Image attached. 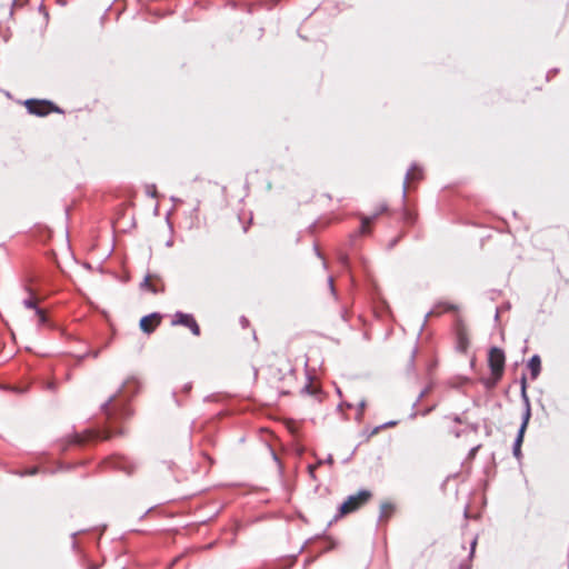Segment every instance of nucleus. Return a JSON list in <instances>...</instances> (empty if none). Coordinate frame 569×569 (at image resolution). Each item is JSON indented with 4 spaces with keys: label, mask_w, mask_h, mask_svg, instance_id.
Wrapping results in <instances>:
<instances>
[{
    "label": "nucleus",
    "mask_w": 569,
    "mask_h": 569,
    "mask_svg": "<svg viewBox=\"0 0 569 569\" xmlns=\"http://www.w3.org/2000/svg\"><path fill=\"white\" fill-rule=\"evenodd\" d=\"M140 388L141 383L136 377H129L123 381L118 391L101 405V410L107 419L111 421L130 417L132 411L128 402L139 392Z\"/></svg>",
    "instance_id": "f257e3e1"
},
{
    "label": "nucleus",
    "mask_w": 569,
    "mask_h": 569,
    "mask_svg": "<svg viewBox=\"0 0 569 569\" xmlns=\"http://www.w3.org/2000/svg\"><path fill=\"white\" fill-rule=\"evenodd\" d=\"M372 497V493L370 490L361 489L356 495H350L339 507L337 510V513L335 515L332 521H337L340 518L358 510L361 506L367 503L370 498Z\"/></svg>",
    "instance_id": "f03ea898"
},
{
    "label": "nucleus",
    "mask_w": 569,
    "mask_h": 569,
    "mask_svg": "<svg viewBox=\"0 0 569 569\" xmlns=\"http://www.w3.org/2000/svg\"><path fill=\"white\" fill-rule=\"evenodd\" d=\"M24 106L30 114L46 117L51 112L62 113L63 111L50 100L28 99Z\"/></svg>",
    "instance_id": "7ed1b4c3"
},
{
    "label": "nucleus",
    "mask_w": 569,
    "mask_h": 569,
    "mask_svg": "<svg viewBox=\"0 0 569 569\" xmlns=\"http://www.w3.org/2000/svg\"><path fill=\"white\" fill-rule=\"evenodd\" d=\"M506 356L501 348L491 347L488 352V365L492 377L501 379L505 370Z\"/></svg>",
    "instance_id": "20e7f679"
},
{
    "label": "nucleus",
    "mask_w": 569,
    "mask_h": 569,
    "mask_svg": "<svg viewBox=\"0 0 569 569\" xmlns=\"http://www.w3.org/2000/svg\"><path fill=\"white\" fill-rule=\"evenodd\" d=\"M171 325L172 326H183V327L188 328L193 336H197V337L200 336V333H201L200 327H199L198 322L196 321L193 315H191V313H184L182 311H177L173 315Z\"/></svg>",
    "instance_id": "39448f33"
},
{
    "label": "nucleus",
    "mask_w": 569,
    "mask_h": 569,
    "mask_svg": "<svg viewBox=\"0 0 569 569\" xmlns=\"http://www.w3.org/2000/svg\"><path fill=\"white\" fill-rule=\"evenodd\" d=\"M530 417H531V413L522 412L521 425L518 429V432H517V436H516V439H515L513 446H512V455L517 459H520L522 456L521 446L523 442L525 433H526Z\"/></svg>",
    "instance_id": "423d86ee"
},
{
    "label": "nucleus",
    "mask_w": 569,
    "mask_h": 569,
    "mask_svg": "<svg viewBox=\"0 0 569 569\" xmlns=\"http://www.w3.org/2000/svg\"><path fill=\"white\" fill-rule=\"evenodd\" d=\"M107 463L117 470L124 472L126 475H131L134 470V465L123 456H112L107 460Z\"/></svg>",
    "instance_id": "0eeeda50"
},
{
    "label": "nucleus",
    "mask_w": 569,
    "mask_h": 569,
    "mask_svg": "<svg viewBox=\"0 0 569 569\" xmlns=\"http://www.w3.org/2000/svg\"><path fill=\"white\" fill-rule=\"evenodd\" d=\"M161 321V315L159 312H152L143 316L140 319L139 326L144 333H152Z\"/></svg>",
    "instance_id": "6e6552de"
},
{
    "label": "nucleus",
    "mask_w": 569,
    "mask_h": 569,
    "mask_svg": "<svg viewBox=\"0 0 569 569\" xmlns=\"http://www.w3.org/2000/svg\"><path fill=\"white\" fill-rule=\"evenodd\" d=\"M421 178V169L416 164L412 163L410 169L406 172L403 187H402V199H406L407 196V188H408V181L411 179H419Z\"/></svg>",
    "instance_id": "1a4fd4ad"
},
{
    "label": "nucleus",
    "mask_w": 569,
    "mask_h": 569,
    "mask_svg": "<svg viewBox=\"0 0 569 569\" xmlns=\"http://www.w3.org/2000/svg\"><path fill=\"white\" fill-rule=\"evenodd\" d=\"M122 429H113L111 427H106L96 432V435L91 438L94 440H108L114 436L122 435Z\"/></svg>",
    "instance_id": "9d476101"
},
{
    "label": "nucleus",
    "mask_w": 569,
    "mask_h": 569,
    "mask_svg": "<svg viewBox=\"0 0 569 569\" xmlns=\"http://www.w3.org/2000/svg\"><path fill=\"white\" fill-rule=\"evenodd\" d=\"M520 396H521V400L523 402V412H529L531 413V406H530V400H529V397L527 395V377L525 373H522L521 378H520Z\"/></svg>",
    "instance_id": "9b49d317"
},
{
    "label": "nucleus",
    "mask_w": 569,
    "mask_h": 569,
    "mask_svg": "<svg viewBox=\"0 0 569 569\" xmlns=\"http://www.w3.org/2000/svg\"><path fill=\"white\" fill-rule=\"evenodd\" d=\"M528 368L532 380H536L541 372V359L539 355H533L528 361Z\"/></svg>",
    "instance_id": "f8f14e48"
},
{
    "label": "nucleus",
    "mask_w": 569,
    "mask_h": 569,
    "mask_svg": "<svg viewBox=\"0 0 569 569\" xmlns=\"http://www.w3.org/2000/svg\"><path fill=\"white\" fill-rule=\"evenodd\" d=\"M387 208H388L387 204H382L380 210L378 212H376L373 216L363 217L361 220L359 233H361V234L369 233L370 230L368 229V224L371 223L373 221V219H376L381 212H385L387 210Z\"/></svg>",
    "instance_id": "ddd939ff"
},
{
    "label": "nucleus",
    "mask_w": 569,
    "mask_h": 569,
    "mask_svg": "<svg viewBox=\"0 0 569 569\" xmlns=\"http://www.w3.org/2000/svg\"><path fill=\"white\" fill-rule=\"evenodd\" d=\"M458 307L456 305L449 302H439L436 305L435 310H430L425 318L423 325L427 322V319L433 313H440L441 311H457Z\"/></svg>",
    "instance_id": "4468645a"
},
{
    "label": "nucleus",
    "mask_w": 569,
    "mask_h": 569,
    "mask_svg": "<svg viewBox=\"0 0 569 569\" xmlns=\"http://www.w3.org/2000/svg\"><path fill=\"white\" fill-rule=\"evenodd\" d=\"M395 511V506L391 502H382L380 505L379 520H385L391 517Z\"/></svg>",
    "instance_id": "2eb2a0df"
},
{
    "label": "nucleus",
    "mask_w": 569,
    "mask_h": 569,
    "mask_svg": "<svg viewBox=\"0 0 569 569\" xmlns=\"http://www.w3.org/2000/svg\"><path fill=\"white\" fill-rule=\"evenodd\" d=\"M469 346V339L463 331L457 333V349L461 352H466Z\"/></svg>",
    "instance_id": "dca6fc26"
},
{
    "label": "nucleus",
    "mask_w": 569,
    "mask_h": 569,
    "mask_svg": "<svg viewBox=\"0 0 569 569\" xmlns=\"http://www.w3.org/2000/svg\"><path fill=\"white\" fill-rule=\"evenodd\" d=\"M429 387L425 388L420 391L418 395L416 401L412 403V412L409 415L410 419H415L418 416V412L415 410V408L418 406V403L423 399V397L429 392Z\"/></svg>",
    "instance_id": "f3484780"
},
{
    "label": "nucleus",
    "mask_w": 569,
    "mask_h": 569,
    "mask_svg": "<svg viewBox=\"0 0 569 569\" xmlns=\"http://www.w3.org/2000/svg\"><path fill=\"white\" fill-rule=\"evenodd\" d=\"M150 279H151V277L149 274H147L143 278V280L141 281L140 288L141 289H147V290L151 291L152 293H158L159 289L156 286L150 283Z\"/></svg>",
    "instance_id": "a211bd4d"
},
{
    "label": "nucleus",
    "mask_w": 569,
    "mask_h": 569,
    "mask_svg": "<svg viewBox=\"0 0 569 569\" xmlns=\"http://www.w3.org/2000/svg\"><path fill=\"white\" fill-rule=\"evenodd\" d=\"M417 353H418V348L415 347L412 349V351H411V355H410V358H409V361H408V365H407L408 372L415 370V361H416Z\"/></svg>",
    "instance_id": "6ab92c4d"
},
{
    "label": "nucleus",
    "mask_w": 569,
    "mask_h": 569,
    "mask_svg": "<svg viewBox=\"0 0 569 569\" xmlns=\"http://www.w3.org/2000/svg\"><path fill=\"white\" fill-rule=\"evenodd\" d=\"M36 316L38 317L39 325H46L48 322V317L41 308H37Z\"/></svg>",
    "instance_id": "aec40b11"
},
{
    "label": "nucleus",
    "mask_w": 569,
    "mask_h": 569,
    "mask_svg": "<svg viewBox=\"0 0 569 569\" xmlns=\"http://www.w3.org/2000/svg\"><path fill=\"white\" fill-rule=\"evenodd\" d=\"M23 306H24L27 309H33L34 311H37V308H39V307H38V305H37V302H36L33 299H31V298H27V299H24V300H23Z\"/></svg>",
    "instance_id": "412c9836"
},
{
    "label": "nucleus",
    "mask_w": 569,
    "mask_h": 569,
    "mask_svg": "<svg viewBox=\"0 0 569 569\" xmlns=\"http://www.w3.org/2000/svg\"><path fill=\"white\" fill-rule=\"evenodd\" d=\"M146 193H147V196H149L151 198H156L158 196L156 186L154 184H148L146 187Z\"/></svg>",
    "instance_id": "4be33fe9"
},
{
    "label": "nucleus",
    "mask_w": 569,
    "mask_h": 569,
    "mask_svg": "<svg viewBox=\"0 0 569 569\" xmlns=\"http://www.w3.org/2000/svg\"><path fill=\"white\" fill-rule=\"evenodd\" d=\"M500 379H497V377H492V379H487L483 381V385L487 389H492L496 387Z\"/></svg>",
    "instance_id": "5701e85b"
},
{
    "label": "nucleus",
    "mask_w": 569,
    "mask_h": 569,
    "mask_svg": "<svg viewBox=\"0 0 569 569\" xmlns=\"http://www.w3.org/2000/svg\"><path fill=\"white\" fill-rule=\"evenodd\" d=\"M301 393H307V395H316L317 393V390L315 389V387H312L311 385H306L302 389H301Z\"/></svg>",
    "instance_id": "b1692460"
},
{
    "label": "nucleus",
    "mask_w": 569,
    "mask_h": 569,
    "mask_svg": "<svg viewBox=\"0 0 569 569\" xmlns=\"http://www.w3.org/2000/svg\"><path fill=\"white\" fill-rule=\"evenodd\" d=\"M366 400H361L359 403H358V413H357V419L360 420L362 418V415H363V410L366 408Z\"/></svg>",
    "instance_id": "393cba45"
},
{
    "label": "nucleus",
    "mask_w": 569,
    "mask_h": 569,
    "mask_svg": "<svg viewBox=\"0 0 569 569\" xmlns=\"http://www.w3.org/2000/svg\"><path fill=\"white\" fill-rule=\"evenodd\" d=\"M339 262L341 263L342 267L349 268V257L346 253L339 254Z\"/></svg>",
    "instance_id": "a878e982"
},
{
    "label": "nucleus",
    "mask_w": 569,
    "mask_h": 569,
    "mask_svg": "<svg viewBox=\"0 0 569 569\" xmlns=\"http://www.w3.org/2000/svg\"><path fill=\"white\" fill-rule=\"evenodd\" d=\"M322 463H328V465L332 466L333 465L332 455H328V457L325 460H318L317 466H320Z\"/></svg>",
    "instance_id": "bb28decb"
},
{
    "label": "nucleus",
    "mask_w": 569,
    "mask_h": 569,
    "mask_svg": "<svg viewBox=\"0 0 569 569\" xmlns=\"http://www.w3.org/2000/svg\"><path fill=\"white\" fill-rule=\"evenodd\" d=\"M39 469L37 467H33V468H30L28 470H26L22 476H33L36 473H38Z\"/></svg>",
    "instance_id": "cd10ccee"
},
{
    "label": "nucleus",
    "mask_w": 569,
    "mask_h": 569,
    "mask_svg": "<svg viewBox=\"0 0 569 569\" xmlns=\"http://www.w3.org/2000/svg\"><path fill=\"white\" fill-rule=\"evenodd\" d=\"M476 546H477V538H473L472 541L470 542V553H469L470 558L473 557Z\"/></svg>",
    "instance_id": "c85d7f7f"
},
{
    "label": "nucleus",
    "mask_w": 569,
    "mask_h": 569,
    "mask_svg": "<svg viewBox=\"0 0 569 569\" xmlns=\"http://www.w3.org/2000/svg\"><path fill=\"white\" fill-rule=\"evenodd\" d=\"M397 425H398L397 420H390V421H387V422L382 423L381 427L385 429V428L395 427Z\"/></svg>",
    "instance_id": "c756f323"
},
{
    "label": "nucleus",
    "mask_w": 569,
    "mask_h": 569,
    "mask_svg": "<svg viewBox=\"0 0 569 569\" xmlns=\"http://www.w3.org/2000/svg\"><path fill=\"white\" fill-rule=\"evenodd\" d=\"M317 467H318L317 465H309V466H308V472H309V475H310V477H311L312 479H315V478H316V476H315V471H316V468H317Z\"/></svg>",
    "instance_id": "7c9ffc66"
},
{
    "label": "nucleus",
    "mask_w": 569,
    "mask_h": 569,
    "mask_svg": "<svg viewBox=\"0 0 569 569\" xmlns=\"http://www.w3.org/2000/svg\"><path fill=\"white\" fill-rule=\"evenodd\" d=\"M479 448H480V446H479V445H478V446H476V447H472V448L469 450V455H468V456H469V458H473V457L477 455V452H478Z\"/></svg>",
    "instance_id": "2f4dec72"
},
{
    "label": "nucleus",
    "mask_w": 569,
    "mask_h": 569,
    "mask_svg": "<svg viewBox=\"0 0 569 569\" xmlns=\"http://www.w3.org/2000/svg\"><path fill=\"white\" fill-rule=\"evenodd\" d=\"M452 421L456 422V423H462L463 422L462 418L459 415H453L452 416Z\"/></svg>",
    "instance_id": "473e14b6"
},
{
    "label": "nucleus",
    "mask_w": 569,
    "mask_h": 569,
    "mask_svg": "<svg viewBox=\"0 0 569 569\" xmlns=\"http://www.w3.org/2000/svg\"><path fill=\"white\" fill-rule=\"evenodd\" d=\"M329 287H330V290L333 295H336V289H335V286H333V279L330 277L329 278Z\"/></svg>",
    "instance_id": "72a5a7b5"
},
{
    "label": "nucleus",
    "mask_w": 569,
    "mask_h": 569,
    "mask_svg": "<svg viewBox=\"0 0 569 569\" xmlns=\"http://www.w3.org/2000/svg\"><path fill=\"white\" fill-rule=\"evenodd\" d=\"M192 388V385L190 382L186 383L182 388V391L188 393Z\"/></svg>",
    "instance_id": "f704fd0d"
},
{
    "label": "nucleus",
    "mask_w": 569,
    "mask_h": 569,
    "mask_svg": "<svg viewBox=\"0 0 569 569\" xmlns=\"http://www.w3.org/2000/svg\"><path fill=\"white\" fill-rule=\"evenodd\" d=\"M450 432L453 433L456 438H460L462 435V431L459 429H452Z\"/></svg>",
    "instance_id": "c9c22d12"
},
{
    "label": "nucleus",
    "mask_w": 569,
    "mask_h": 569,
    "mask_svg": "<svg viewBox=\"0 0 569 569\" xmlns=\"http://www.w3.org/2000/svg\"><path fill=\"white\" fill-rule=\"evenodd\" d=\"M435 407H429V408H426L425 410H422L420 413L422 416H427L429 415L432 410H433Z\"/></svg>",
    "instance_id": "e433bc0d"
},
{
    "label": "nucleus",
    "mask_w": 569,
    "mask_h": 569,
    "mask_svg": "<svg viewBox=\"0 0 569 569\" xmlns=\"http://www.w3.org/2000/svg\"><path fill=\"white\" fill-rule=\"evenodd\" d=\"M469 428H470L471 431L477 432L478 429H479V425L478 423H470Z\"/></svg>",
    "instance_id": "4c0bfd02"
},
{
    "label": "nucleus",
    "mask_w": 569,
    "mask_h": 569,
    "mask_svg": "<svg viewBox=\"0 0 569 569\" xmlns=\"http://www.w3.org/2000/svg\"><path fill=\"white\" fill-rule=\"evenodd\" d=\"M558 71H559L558 69H552V70H550V71L547 73V80H549V79H550V76H555L556 73H558Z\"/></svg>",
    "instance_id": "58836bf2"
},
{
    "label": "nucleus",
    "mask_w": 569,
    "mask_h": 569,
    "mask_svg": "<svg viewBox=\"0 0 569 569\" xmlns=\"http://www.w3.org/2000/svg\"><path fill=\"white\" fill-rule=\"evenodd\" d=\"M382 429H383V428L381 427V425H380V426H377V427L371 431L370 436H373V435L378 433V432H379L380 430H382Z\"/></svg>",
    "instance_id": "ea45409f"
},
{
    "label": "nucleus",
    "mask_w": 569,
    "mask_h": 569,
    "mask_svg": "<svg viewBox=\"0 0 569 569\" xmlns=\"http://www.w3.org/2000/svg\"><path fill=\"white\" fill-rule=\"evenodd\" d=\"M240 322H241L242 327H246L249 323L248 319L243 316L240 318Z\"/></svg>",
    "instance_id": "a19ab883"
},
{
    "label": "nucleus",
    "mask_w": 569,
    "mask_h": 569,
    "mask_svg": "<svg viewBox=\"0 0 569 569\" xmlns=\"http://www.w3.org/2000/svg\"><path fill=\"white\" fill-rule=\"evenodd\" d=\"M355 452H356V449H353V450H352L351 455H350L348 458H346V459L343 460V462H345V463L349 462V461L351 460L352 456L355 455Z\"/></svg>",
    "instance_id": "79ce46f5"
},
{
    "label": "nucleus",
    "mask_w": 569,
    "mask_h": 569,
    "mask_svg": "<svg viewBox=\"0 0 569 569\" xmlns=\"http://www.w3.org/2000/svg\"><path fill=\"white\" fill-rule=\"evenodd\" d=\"M39 10L43 11L44 16L48 17V12H47V10H46V8L43 6H40Z\"/></svg>",
    "instance_id": "37998d69"
},
{
    "label": "nucleus",
    "mask_w": 569,
    "mask_h": 569,
    "mask_svg": "<svg viewBox=\"0 0 569 569\" xmlns=\"http://www.w3.org/2000/svg\"><path fill=\"white\" fill-rule=\"evenodd\" d=\"M86 440L80 438V437H77V443L78 445H82Z\"/></svg>",
    "instance_id": "c03bdc74"
},
{
    "label": "nucleus",
    "mask_w": 569,
    "mask_h": 569,
    "mask_svg": "<svg viewBox=\"0 0 569 569\" xmlns=\"http://www.w3.org/2000/svg\"><path fill=\"white\" fill-rule=\"evenodd\" d=\"M315 251H316L318 257H320V258L322 257L317 246H315Z\"/></svg>",
    "instance_id": "a18cd8bd"
},
{
    "label": "nucleus",
    "mask_w": 569,
    "mask_h": 569,
    "mask_svg": "<svg viewBox=\"0 0 569 569\" xmlns=\"http://www.w3.org/2000/svg\"><path fill=\"white\" fill-rule=\"evenodd\" d=\"M48 388H49V389H51V390H53V389L56 388L54 382H50V383L48 385Z\"/></svg>",
    "instance_id": "49530a36"
},
{
    "label": "nucleus",
    "mask_w": 569,
    "mask_h": 569,
    "mask_svg": "<svg viewBox=\"0 0 569 569\" xmlns=\"http://www.w3.org/2000/svg\"><path fill=\"white\" fill-rule=\"evenodd\" d=\"M172 396H173V398L176 399V403H177L178 406H180V401H179V400H178V398H177V393H176V392H173V395H172Z\"/></svg>",
    "instance_id": "de8ad7c7"
},
{
    "label": "nucleus",
    "mask_w": 569,
    "mask_h": 569,
    "mask_svg": "<svg viewBox=\"0 0 569 569\" xmlns=\"http://www.w3.org/2000/svg\"><path fill=\"white\" fill-rule=\"evenodd\" d=\"M91 356H92L93 358H97V357L99 356V351L97 350V351L92 352V353H91Z\"/></svg>",
    "instance_id": "09e8293b"
},
{
    "label": "nucleus",
    "mask_w": 569,
    "mask_h": 569,
    "mask_svg": "<svg viewBox=\"0 0 569 569\" xmlns=\"http://www.w3.org/2000/svg\"><path fill=\"white\" fill-rule=\"evenodd\" d=\"M499 318V309L496 310L495 319L498 320Z\"/></svg>",
    "instance_id": "8fccbe9b"
},
{
    "label": "nucleus",
    "mask_w": 569,
    "mask_h": 569,
    "mask_svg": "<svg viewBox=\"0 0 569 569\" xmlns=\"http://www.w3.org/2000/svg\"><path fill=\"white\" fill-rule=\"evenodd\" d=\"M509 308H510V303H509V302H507V303L505 305V309H509Z\"/></svg>",
    "instance_id": "3c124183"
},
{
    "label": "nucleus",
    "mask_w": 569,
    "mask_h": 569,
    "mask_svg": "<svg viewBox=\"0 0 569 569\" xmlns=\"http://www.w3.org/2000/svg\"><path fill=\"white\" fill-rule=\"evenodd\" d=\"M171 244H172L171 240L167 241V246H171Z\"/></svg>",
    "instance_id": "603ef678"
},
{
    "label": "nucleus",
    "mask_w": 569,
    "mask_h": 569,
    "mask_svg": "<svg viewBox=\"0 0 569 569\" xmlns=\"http://www.w3.org/2000/svg\"><path fill=\"white\" fill-rule=\"evenodd\" d=\"M88 569H96V567H92V568H88Z\"/></svg>",
    "instance_id": "864d4df0"
}]
</instances>
